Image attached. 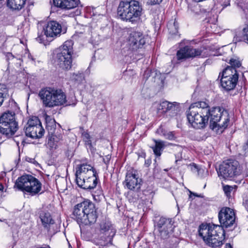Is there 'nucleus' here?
<instances>
[{
	"instance_id": "nucleus-6",
	"label": "nucleus",
	"mask_w": 248,
	"mask_h": 248,
	"mask_svg": "<svg viewBox=\"0 0 248 248\" xmlns=\"http://www.w3.org/2000/svg\"><path fill=\"white\" fill-rule=\"evenodd\" d=\"M208 121L210 127L217 133H222L226 129L230 121L228 111L219 107L208 108Z\"/></svg>"
},
{
	"instance_id": "nucleus-26",
	"label": "nucleus",
	"mask_w": 248,
	"mask_h": 248,
	"mask_svg": "<svg viewBox=\"0 0 248 248\" xmlns=\"http://www.w3.org/2000/svg\"><path fill=\"white\" fill-rule=\"evenodd\" d=\"M46 129L48 131L49 134L52 135L54 133L56 129V122L55 120L51 117L46 116Z\"/></svg>"
},
{
	"instance_id": "nucleus-35",
	"label": "nucleus",
	"mask_w": 248,
	"mask_h": 248,
	"mask_svg": "<svg viewBox=\"0 0 248 248\" xmlns=\"http://www.w3.org/2000/svg\"><path fill=\"white\" fill-rule=\"evenodd\" d=\"M14 140L17 145L19 144L20 142H21V143H23L25 142L24 140V136L23 134L16 136L14 137Z\"/></svg>"
},
{
	"instance_id": "nucleus-15",
	"label": "nucleus",
	"mask_w": 248,
	"mask_h": 248,
	"mask_svg": "<svg viewBox=\"0 0 248 248\" xmlns=\"http://www.w3.org/2000/svg\"><path fill=\"white\" fill-rule=\"evenodd\" d=\"M156 228L160 237L164 239H167L173 231V221L171 218L162 217L157 222Z\"/></svg>"
},
{
	"instance_id": "nucleus-25",
	"label": "nucleus",
	"mask_w": 248,
	"mask_h": 248,
	"mask_svg": "<svg viewBox=\"0 0 248 248\" xmlns=\"http://www.w3.org/2000/svg\"><path fill=\"white\" fill-rule=\"evenodd\" d=\"M26 0H7V6L13 10H19L25 4Z\"/></svg>"
},
{
	"instance_id": "nucleus-2",
	"label": "nucleus",
	"mask_w": 248,
	"mask_h": 248,
	"mask_svg": "<svg viewBox=\"0 0 248 248\" xmlns=\"http://www.w3.org/2000/svg\"><path fill=\"white\" fill-rule=\"evenodd\" d=\"M209 104L205 101H199L191 104L187 112V118L195 128L205 127L208 122Z\"/></svg>"
},
{
	"instance_id": "nucleus-19",
	"label": "nucleus",
	"mask_w": 248,
	"mask_h": 248,
	"mask_svg": "<svg viewBox=\"0 0 248 248\" xmlns=\"http://www.w3.org/2000/svg\"><path fill=\"white\" fill-rule=\"evenodd\" d=\"M201 54L202 51L201 49L186 46L177 51V57L178 60H181L189 57L199 56Z\"/></svg>"
},
{
	"instance_id": "nucleus-1",
	"label": "nucleus",
	"mask_w": 248,
	"mask_h": 248,
	"mask_svg": "<svg viewBox=\"0 0 248 248\" xmlns=\"http://www.w3.org/2000/svg\"><path fill=\"white\" fill-rule=\"evenodd\" d=\"M199 234L208 246L220 248L225 238V231L219 225L206 224L200 226Z\"/></svg>"
},
{
	"instance_id": "nucleus-33",
	"label": "nucleus",
	"mask_w": 248,
	"mask_h": 248,
	"mask_svg": "<svg viewBox=\"0 0 248 248\" xmlns=\"http://www.w3.org/2000/svg\"><path fill=\"white\" fill-rule=\"evenodd\" d=\"M229 63L231 66L230 67H232L234 68L236 70V67H239L241 66L240 62L237 59H231L230 60ZM228 67H229V66Z\"/></svg>"
},
{
	"instance_id": "nucleus-31",
	"label": "nucleus",
	"mask_w": 248,
	"mask_h": 248,
	"mask_svg": "<svg viewBox=\"0 0 248 248\" xmlns=\"http://www.w3.org/2000/svg\"><path fill=\"white\" fill-rule=\"evenodd\" d=\"M71 78L75 81L80 82L83 80L84 76L83 74L81 73H78L77 74L74 73L72 75Z\"/></svg>"
},
{
	"instance_id": "nucleus-3",
	"label": "nucleus",
	"mask_w": 248,
	"mask_h": 248,
	"mask_svg": "<svg viewBox=\"0 0 248 248\" xmlns=\"http://www.w3.org/2000/svg\"><path fill=\"white\" fill-rule=\"evenodd\" d=\"M117 12L122 20L136 23L140 20L143 10L141 3L139 1L124 0L120 2Z\"/></svg>"
},
{
	"instance_id": "nucleus-5",
	"label": "nucleus",
	"mask_w": 248,
	"mask_h": 248,
	"mask_svg": "<svg viewBox=\"0 0 248 248\" xmlns=\"http://www.w3.org/2000/svg\"><path fill=\"white\" fill-rule=\"evenodd\" d=\"M39 95L43 102V105L46 107L52 108L54 106L62 105H75L76 103H71L68 101L63 92L61 90H55L52 88H46L41 90Z\"/></svg>"
},
{
	"instance_id": "nucleus-9",
	"label": "nucleus",
	"mask_w": 248,
	"mask_h": 248,
	"mask_svg": "<svg viewBox=\"0 0 248 248\" xmlns=\"http://www.w3.org/2000/svg\"><path fill=\"white\" fill-rule=\"evenodd\" d=\"M61 32V25L55 21H51L47 23L42 31L38 32L36 39L39 43L46 44L47 39L52 40L59 36Z\"/></svg>"
},
{
	"instance_id": "nucleus-42",
	"label": "nucleus",
	"mask_w": 248,
	"mask_h": 248,
	"mask_svg": "<svg viewBox=\"0 0 248 248\" xmlns=\"http://www.w3.org/2000/svg\"><path fill=\"white\" fill-rule=\"evenodd\" d=\"M193 194L195 196H197V197H202L201 195H198L197 194Z\"/></svg>"
},
{
	"instance_id": "nucleus-14",
	"label": "nucleus",
	"mask_w": 248,
	"mask_h": 248,
	"mask_svg": "<svg viewBox=\"0 0 248 248\" xmlns=\"http://www.w3.org/2000/svg\"><path fill=\"white\" fill-rule=\"evenodd\" d=\"M145 43V39L142 33L137 31H130L126 38V46L132 52H136L141 49Z\"/></svg>"
},
{
	"instance_id": "nucleus-27",
	"label": "nucleus",
	"mask_w": 248,
	"mask_h": 248,
	"mask_svg": "<svg viewBox=\"0 0 248 248\" xmlns=\"http://www.w3.org/2000/svg\"><path fill=\"white\" fill-rule=\"evenodd\" d=\"M175 105H177L176 102L172 103L167 101H164L159 104L157 108V110L158 111L162 110L163 112H166L169 110L174 109Z\"/></svg>"
},
{
	"instance_id": "nucleus-36",
	"label": "nucleus",
	"mask_w": 248,
	"mask_h": 248,
	"mask_svg": "<svg viewBox=\"0 0 248 248\" xmlns=\"http://www.w3.org/2000/svg\"><path fill=\"white\" fill-rule=\"evenodd\" d=\"M243 39L248 44V25L243 29Z\"/></svg>"
},
{
	"instance_id": "nucleus-10",
	"label": "nucleus",
	"mask_w": 248,
	"mask_h": 248,
	"mask_svg": "<svg viewBox=\"0 0 248 248\" xmlns=\"http://www.w3.org/2000/svg\"><path fill=\"white\" fill-rule=\"evenodd\" d=\"M18 128L17 123L15 120V113H4L0 117V133L7 138L13 136Z\"/></svg>"
},
{
	"instance_id": "nucleus-8",
	"label": "nucleus",
	"mask_w": 248,
	"mask_h": 248,
	"mask_svg": "<svg viewBox=\"0 0 248 248\" xmlns=\"http://www.w3.org/2000/svg\"><path fill=\"white\" fill-rule=\"evenodd\" d=\"M73 44V41L67 40L59 48V52L57 54L56 62L63 69L69 70L71 68Z\"/></svg>"
},
{
	"instance_id": "nucleus-12",
	"label": "nucleus",
	"mask_w": 248,
	"mask_h": 248,
	"mask_svg": "<svg viewBox=\"0 0 248 248\" xmlns=\"http://www.w3.org/2000/svg\"><path fill=\"white\" fill-rule=\"evenodd\" d=\"M24 130L26 136L33 139L41 138L45 131L39 119L35 116L29 119Z\"/></svg>"
},
{
	"instance_id": "nucleus-30",
	"label": "nucleus",
	"mask_w": 248,
	"mask_h": 248,
	"mask_svg": "<svg viewBox=\"0 0 248 248\" xmlns=\"http://www.w3.org/2000/svg\"><path fill=\"white\" fill-rule=\"evenodd\" d=\"M234 187L232 186L229 185H226L223 186V191L225 195L228 197H230L231 196V194L232 192L234 191Z\"/></svg>"
},
{
	"instance_id": "nucleus-43",
	"label": "nucleus",
	"mask_w": 248,
	"mask_h": 248,
	"mask_svg": "<svg viewBox=\"0 0 248 248\" xmlns=\"http://www.w3.org/2000/svg\"><path fill=\"white\" fill-rule=\"evenodd\" d=\"M179 160V159H176V160H175L176 163H177V162H178Z\"/></svg>"
},
{
	"instance_id": "nucleus-20",
	"label": "nucleus",
	"mask_w": 248,
	"mask_h": 248,
	"mask_svg": "<svg viewBox=\"0 0 248 248\" xmlns=\"http://www.w3.org/2000/svg\"><path fill=\"white\" fill-rule=\"evenodd\" d=\"M38 215L42 225L46 229L48 230L50 226L54 223V220L50 213L46 209H41L38 212Z\"/></svg>"
},
{
	"instance_id": "nucleus-40",
	"label": "nucleus",
	"mask_w": 248,
	"mask_h": 248,
	"mask_svg": "<svg viewBox=\"0 0 248 248\" xmlns=\"http://www.w3.org/2000/svg\"><path fill=\"white\" fill-rule=\"evenodd\" d=\"M225 248H233L230 244L227 243L226 244Z\"/></svg>"
},
{
	"instance_id": "nucleus-28",
	"label": "nucleus",
	"mask_w": 248,
	"mask_h": 248,
	"mask_svg": "<svg viewBox=\"0 0 248 248\" xmlns=\"http://www.w3.org/2000/svg\"><path fill=\"white\" fill-rule=\"evenodd\" d=\"M8 93V90L4 84H0V107H1L6 98Z\"/></svg>"
},
{
	"instance_id": "nucleus-39",
	"label": "nucleus",
	"mask_w": 248,
	"mask_h": 248,
	"mask_svg": "<svg viewBox=\"0 0 248 248\" xmlns=\"http://www.w3.org/2000/svg\"><path fill=\"white\" fill-rule=\"evenodd\" d=\"M110 158H111V155H106L104 158H103V161L104 162V163L105 164H106L107 165H108V164L109 163V162L110 160Z\"/></svg>"
},
{
	"instance_id": "nucleus-44",
	"label": "nucleus",
	"mask_w": 248,
	"mask_h": 248,
	"mask_svg": "<svg viewBox=\"0 0 248 248\" xmlns=\"http://www.w3.org/2000/svg\"><path fill=\"white\" fill-rule=\"evenodd\" d=\"M173 135H172V136H171V137L170 138V139H172L173 138Z\"/></svg>"
},
{
	"instance_id": "nucleus-23",
	"label": "nucleus",
	"mask_w": 248,
	"mask_h": 248,
	"mask_svg": "<svg viewBox=\"0 0 248 248\" xmlns=\"http://www.w3.org/2000/svg\"><path fill=\"white\" fill-rule=\"evenodd\" d=\"M81 179L83 180V182L81 184L79 181H78V178L76 177V183L79 187L84 189H93L96 186L97 184V179L92 181L87 177H83V178Z\"/></svg>"
},
{
	"instance_id": "nucleus-34",
	"label": "nucleus",
	"mask_w": 248,
	"mask_h": 248,
	"mask_svg": "<svg viewBox=\"0 0 248 248\" xmlns=\"http://www.w3.org/2000/svg\"><path fill=\"white\" fill-rule=\"evenodd\" d=\"M82 136L83 138V140L85 142V144L89 145H91L92 142L90 140V136L89 134V133L84 132L82 133Z\"/></svg>"
},
{
	"instance_id": "nucleus-37",
	"label": "nucleus",
	"mask_w": 248,
	"mask_h": 248,
	"mask_svg": "<svg viewBox=\"0 0 248 248\" xmlns=\"http://www.w3.org/2000/svg\"><path fill=\"white\" fill-rule=\"evenodd\" d=\"M162 0H147V3L150 5L159 4Z\"/></svg>"
},
{
	"instance_id": "nucleus-22",
	"label": "nucleus",
	"mask_w": 248,
	"mask_h": 248,
	"mask_svg": "<svg viewBox=\"0 0 248 248\" xmlns=\"http://www.w3.org/2000/svg\"><path fill=\"white\" fill-rule=\"evenodd\" d=\"M79 0H53L55 6L62 9L70 10L78 6Z\"/></svg>"
},
{
	"instance_id": "nucleus-18",
	"label": "nucleus",
	"mask_w": 248,
	"mask_h": 248,
	"mask_svg": "<svg viewBox=\"0 0 248 248\" xmlns=\"http://www.w3.org/2000/svg\"><path fill=\"white\" fill-rule=\"evenodd\" d=\"M218 218L223 227L228 228L232 226L235 219L233 210L228 207L223 208L219 212Z\"/></svg>"
},
{
	"instance_id": "nucleus-24",
	"label": "nucleus",
	"mask_w": 248,
	"mask_h": 248,
	"mask_svg": "<svg viewBox=\"0 0 248 248\" xmlns=\"http://www.w3.org/2000/svg\"><path fill=\"white\" fill-rule=\"evenodd\" d=\"M155 145V146L152 147V149L154 153V154L156 156H160L161 155L162 152L165 147L166 146V144H165V142L160 140H154Z\"/></svg>"
},
{
	"instance_id": "nucleus-13",
	"label": "nucleus",
	"mask_w": 248,
	"mask_h": 248,
	"mask_svg": "<svg viewBox=\"0 0 248 248\" xmlns=\"http://www.w3.org/2000/svg\"><path fill=\"white\" fill-rule=\"evenodd\" d=\"M238 79V74L236 70L232 67H227L222 73L221 85L226 90L230 91L235 88Z\"/></svg>"
},
{
	"instance_id": "nucleus-4",
	"label": "nucleus",
	"mask_w": 248,
	"mask_h": 248,
	"mask_svg": "<svg viewBox=\"0 0 248 248\" xmlns=\"http://www.w3.org/2000/svg\"><path fill=\"white\" fill-rule=\"evenodd\" d=\"M73 216L78 223L85 225L94 223L96 220L97 215L94 204L89 201L78 204L75 207Z\"/></svg>"
},
{
	"instance_id": "nucleus-38",
	"label": "nucleus",
	"mask_w": 248,
	"mask_h": 248,
	"mask_svg": "<svg viewBox=\"0 0 248 248\" xmlns=\"http://www.w3.org/2000/svg\"><path fill=\"white\" fill-rule=\"evenodd\" d=\"M6 57L7 61L8 62L10 61L14 60L15 59V56L11 53L10 52H8L6 54Z\"/></svg>"
},
{
	"instance_id": "nucleus-16",
	"label": "nucleus",
	"mask_w": 248,
	"mask_h": 248,
	"mask_svg": "<svg viewBox=\"0 0 248 248\" xmlns=\"http://www.w3.org/2000/svg\"><path fill=\"white\" fill-rule=\"evenodd\" d=\"M141 179L139 178L135 170L128 171L125 176L124 185L130 190L137 191L141 187Z\"/></svg>"
},
{
	"instance_id": "nucleus-11",
	"label": "nucleus",
	"mask_w": 248,
	"mask_h": 248,
	"mask_svg": "<svg viewBox=\"0 0 248 248\" xmlns=\"http://www.w3.org/2000/svg\"><path fill=\"white\" fill-rule=\"evenodd\" d=\"M217 173L219 177L224 179L231 180L240 174L239 164L234 160H227L219 166Z\"/></svg>"
},
{
	"instance_id": "nucleus-41",
	"label": "nucleus",
	"mask_w": 248,
	"mask_h": 248,
	"mask_svg": "<svg viewBox=\"0 0 248 248\" xmlns=\"http://www.w3.org/2000/svg\"><path fill=\"white\" fill-rule=\"evenodd\" d=\"M3 188V186L2 185L1 183H0V190H2Z\"/></svg>"
},
{
	"instance_id": "nucleus-32",
	"label": "nucleus",
	"mask_w": 248,
	"mask_h": 248,
	"mask_svg": "<svg viewBox=\"0 0 248 248\" xmlns=\"http://www.w3.org/2000/svg\"><path fill=\"white\" fill-rule=\"evenodd\" d=\"M55 138L56 136L52 134L48 139L47 144L51 148H56L57 146L55 141Z\"/></svg>"
},
{
	"instance_id": "nucleus-21",
	"label": "nucleus",
	"mask_w": 248,
	"mask_h": 248,
	"mask_svg": "<svg viewBox=\"0 0 248 248\" xmlns=\"http://www.w3.org/2000/svg\"><path fill=\"white\" fill-rule=\"evenodd\" d=\"M115 232L113 231L111 224L108 223H103L100 225V235L101 238L105 241L111 239V237L114 234Z\"/></svg>"
},
{
	"instance_id": "nucleus-29",
	"label": "nucleus",
	"mask_w": 248,
	"mask_h": 248,
	"mask_svg": "<svg viewBox=\"0 0 248 248\" xmlns=\"http://www.w3.org/2000/svg\"><path fill=\"white\" fill-rule=\"evenodd\" d=\"M167 26L170 33L175 34L178 32L177 24L175 21L173 23H169Z\"/></svg>"
},
{
	"instance_id": "nucleus-17",
	"label": "nucleus",
	"mask_w": 248,
	"mask_h": 248,
	"mask_svg": "<svg viewBox=\"0 0 248 248\" xmlns=\"http://www.w3.org/2000/svg\"><path fill=\"white\" fill-rule=\"evenodd\" d=\"M96 173L95 172L93 167L90 165L87 164H82L78 165L76 167V177L78 178V181L81 184L83 179V177H87L88 178L94 181L97 180Z\"/></svg>"
},
{
	"instance_id": "nucleus-7",
	"label": "nucleus",
	"mask_w": 248,
	"mask_h": 248,
	"mask_svg": "<svg viewBox=\"0 0 248 248\" xmlns=\"http://www.w3.org/2000/svg\"><path fill=\"white\" fill-rule=\"evenodd\" d=\"M16 186L18 189L32 196L38 193L42 188L40 182L31 175H24L19 177L16 181Z\"/></svg>"
}]
</instances>
